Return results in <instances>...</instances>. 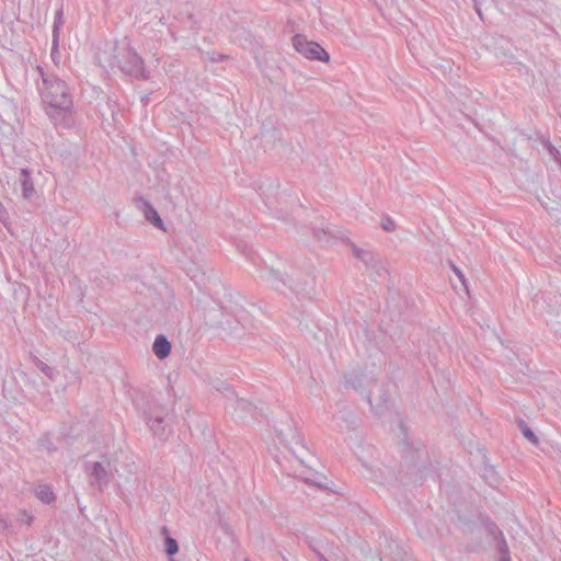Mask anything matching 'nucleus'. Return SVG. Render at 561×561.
<instances>
[{
  "instance_id": "1",
  "label": "nucleus",
  "mask_w": 561,
  "mask_h": 561,
  "mask_svg": "<svg viewBox=\"0 0 561 561\" xmlns=\"http://www.w3.org/2000/svg\"><path fill=\"white\" fill-rule=\"evenodd\" d=\"M41 77L37 90L47 107V115L56 126L68 128L72 125L73 96L68 83L56 73L37 66Z\"/></svg>"
},
{
  "instance_id": "2",
  "label": "nucleus",
  "mask_w": 561,
  "mask_h": 561,
  "mask_svg": "<svg viewBox=\"0 0 561 561\" xmlns=\"http://www.w3.org/2000/svg\"><path fill=\"white\" fill-rule=\"evenodd\" d=\"M117 66L125 75L135 79L147 80L150 77L142 58L130 47L122 49L117 56Z\"/></svg>"
},
{
  "instance_id": "3",
  "label": "nucleus",
  "mask_w": 561,
  "mask_h": 561,
  "mask_svg": "<svg viewBox=\"0 0 561 561\" xmlns=\"http://www.w3.org/2000/svg\"><path fill=\"white\" fill-rule=\"evenodd\" d=\"M294 48L310 60L328 61L330 56L318 43L308 41L306 36L297 34L293 37Z\"/></svg>"
},
{
  "instance_id": "4",
  "label": "nucleus",
  "mask_w": 561,
  "mask_h": 561,
  "mask_svg": "<svg viewBox=\"0 0 561 561\" xmlns=\"http://www.w3.org/2000/svg\"><path fill=\"white\" fill-rule=\"evenodd\" d=\"M84 471L90 478V484L103 492L112 480V472L110 465L105 466L99 461H88L84 463Z\"/></svg>"
},
{
  "instance_id": "5",
  "label": "nucleus",
  "mask_w": 561,
  "mask_h": 561,
  "mask_svg": "<svg viewBox=\"0 0 561 561\" xmlns=\"http://www.w3.org/2000/svg\"><path fill=\"white\" fill-rule=\"evenodd\" d=\"M485 529L490 536L494 538L500 552V561H511L508 556V547L502 530L492 522L486 523Z\"/></svg>"
},
{
  "instance_id": "6",
  "label": "nucleus",
  "mask_w": 561,
  "mask_h": 561,
  "mask_svg": "<svg viewBox=\"0 0 561 561\" xmlns=\"http://www.w3.org/2000/svg\"><path fill=\"white\" fill-rule=\"evenodd\" d=\"M18 182L20 184L23 198H32L35 194V187L31 176V171L27 168L20 169Z\"/></svg>"
},
{
  "instance_id": "7",
  "label": "nucleus",
  "mask_w": 561,
  "mask_h": 561,
  "mask_svg": "<svg viewBox=\"0 0 561 561\" xmlns=\"http://www.w3.org/2000/svg\"><path fill=\"white\" fill-rule=\"evenodd\" d=\"M301 469L299 471H296V476L299 477L302 481L306 483L317 485V486H324V480L325 478L320 474L319 472L312 470L311 468L304 466V460H300Z\"/></svg>"
},
{
  "instance_id": "8",
  "label": "nucleus",
  "mask_w": 561,
  "mask_h": 561,
  "mask_svg": "<svg viewBox=\"0 0 561 561\" xmlns=\"http://www.w3.org/2000/svg\"><path fill=\"white\" fill-rule=\"evenodd\" d=\"M147 425L150 427L152 434L161 440L167 439V425L162 416H146Z\"/></svg>"
},
{
  "instance_id": "9",
  "label": "nucleus",
  "mask_w": 561,
  "mask_h": 561,
  "mask_svg": "<svg viewBox=\"0 0 561 561\" xmlns=\"http://www.w3.org/2000/svg\"><path fill=\"white\" fill-rule=\"evenodd\" d=\"M367 382V377L364 373L352 371L345 375L344 377V386L347 389H353L355 391H359L364 388Z\"/></svg>"
},
{
  "instance_id": "10",
  "label": "nucleus",
  "mask_w": 561,
  "mask_h": 561,
  "mask_svg": "<svg viewBox=\"0 0 561 561\" xmlns=\"http://www.w3.org/2000/svg\"><path fill=\"white\" fill-rule=\"evenodd\" d=\"M152 351L159 359H163L170 355L171 343L163 334H160L154 339Z\"/></svg>"
},
{
  "instance_id": "11",
  "label": "nucleus",
  "mask_w": 561,
  "mask_h": 561,
  "mask_svg": "<svg viewBox=\"0 0 561 561\" xmlns=\"http://www.w3.org/2000/svg\"><path fill=\"white\" fill-rule=\"evenodd\" d=\"M261 277L271 283V285L277 290H280L282 287L286 286V283L280 277V274L272 267H266L264 271H262Z\"/></svg>"
},
{
  "instance_id": "12",
  "label": "nucleus",
  "mask_w": 561,
  "mask_h": 561,
  "mask_svg": "<svg viewBox=\"0 0 561 561\" xmlns=\"http://www.w3.org/2000/svg\"><path fill=\"white\" fill-rule=\"evenodd\" d=\"M144 214L146 219L159 229H163V220L157 209L148 202L144 201Z\"/></svg>"
},
{
  "instance_id": "13",
  "label": "nucleus",
  "mask_w": 561,
  "mask_h": 561,
  "mask_svg": "<svg viewBox=\"0 0 561 561\" xmlns=\"http://www.w3.org/2000/svg\"><path fill=\"white\" fill-rule=\"evenodd\" d=\"M35 495L44 504H51L56 500L54 490L49 484H38L35 489Z\"/></svg>"
},
{
  "instance_id": "14",
  "label": "nucleus",
  "mask_w": 561,
  "mask_h": 561,
  "mask_svg": "<svg viewBox=\"0 0 561 561\" xmlns=\"http://www.w3.org/2000/svg\"><path fill=\"white\" fill-rule=\"evenodd\" d=\"M161 533L165 535V552L168 556H174L179 551L178 541L169 536L168 527L163 526Z\"/></svg>"
},
{
  "instance_id": "15",
  "label": "nucleus",
  "mask_w": 561,
  "mask_h": 561,
  "mask_svg": "<svg viewBox=\"0 0 561 561\" xmlns=\"http://www.w3.org/2000/svg\"><path fill=\"white\" fill-rule=\"evenodd\" d=\"M50 58L55 66H59L60 64V51H59V37L58 35L53 36L51 48H50Z\"/></svg>"
},
{
  "instance_id": "16",
  "label": "nucleus",
  "mask_w": 561,
  "mask_h": 561,
  "mask_svg": "<svg viewBox=\"0 0 561 561\" xmlns=\"http://www.w3.org/2000/svg\"><path fill=\"white\" fill-rule=\"evenodd\" d=\"M62 24H64V10H62V7H60L55 12L54 24H53V36H55V35L59 36V28Z\"/></svg>"
},
{
  "instance_id": "17",
  "label": "nucleus",
  "mask_w": 561,
  "mask_h": 561,
  "mask_svg": "<svg viewBox=\"0 0 561 561\" xmlns=\"http://www.w3.org/2000/svg\"><path fill=\"white\" fill-rule=\"evenodd\" d=\"M353 253L356 259L360 260L362 262H364L367 265H368L369 261L373 260V255L369 251L359 249L356 245H353Z\"/></svg>"
},
{
  "instance_id": "18",
  "label": "nucleus",
  "mask_w": 561,
  "mask_h": 561,
  "mask_svg": "<svg viewBox=\"0 0 561 561\" xmlns=\"http://www.w3.org/2000/svg\"><path fill=\"white\" fill-rule=\"evenodd\" d=\"M519 427L527 439H529L531 443H537L535 433L527 426L524 421H520Z\"/></svg>"
},
{
  "instance_id": "19",
  "label": "nucleus",
  "mask_w": 561,
  "mask_h": 561,
  "mask_svg": "<svg viewBox=\"0 0 561 561\" xmlns=\"http://www.w3.org/2000/svg\"><path fill=\"white\" fill-rule=\"evenodd\" d=\"M381 227L385 231H388V232L394 231L396 221L390 217H386L381 220Z\"/></svg>"
},
{
  "instance_id": "20",
  "label": "nucleus",
  "mask_w": 561,
  "mask_h": 561,
  "mask_svg": "<svg viewBox=\"0 0 561 561\" xmlns=\"http://www.w3.org/2000/svg\"><path fill=\"white\" fill-rule=\"evenodd\" d=\"M236 409H241V410H250L252 409V404L243 399H239L236 397Z\"/></svg>"
},
{
  "instance_id": "21",
  "label": "nucleus",
  "mask_w": 561,
  "mask_h": 561,
  "mask_svg": "<svg viewBox=\"0 0 561 561\" xmlns=\"http://www.w3.org/2000/svg\"><path fill=\"white\" fill-rule=\"evenodd\" d=\"M325 236H331V232H330L329 228L328 229H322V230L314 229V237L318 240H324Z\"/></svg>"
},
{
  "instance_id": "22",
  "label": "nucleus",
  "mask_w": 561,
  "mask_h": 561,
  "mask_svg": "<svg viewBox=\"0 0 561 561\" xmlns=\"http://www.w3.org/2000/svg\"><path fill=\"white\" fill-rule=\"evenodd\" d=\"M39 368L46 376L50 377L51 368L49 366H47L44 363H41Z\"/></svg>"
},
{
  "instance_id": "23",
  "label": "nucleus",
  "mask_w": 561,
  "mask_h": 561,
  "mask_svg": "<svg viewBox=\"0 0 561 561\" xmlns=\"http://www.w3.org/2000/svg\"><path fill=\"white\" fill-rule=\"evenodd\" d=\"M293 439L296 440V444H300L301 443L300 434L297 433L296 431H293Z\"/></svg>"
},
{
  "instance_id": "24",
  "label": "nucleus",
  "mask_w": 561,
  "mask_h": 561,
  "mask_svg": "<svg viewBox=\"0 0 561 561\" xmlns=\"http://www.w3.org/2000/svg\"><path fill=\"white\" fill-rule=\"evenodd\" d=\"M455 272L458 275L459 279L462 282V284H465V276H463V274L458 268H456V267H455Z\"/></svg>"
},
{
  "instance_id": "25",
  "label": "nucleus",
  "mask_w": 561,
  "mask_h": 561,
  "mask_svg": "<svg viewBox=\"0 0 561 561\" xmlns=\"http://www.w3.org/2000/svg\"><path fill=\"white\" fill-rule=\"evenodd\" d=\"M473 3H474V8H476V11L477 13L479 14V16L481 18L482 16V13H481V10L478 5V0H473Z\"/></svg>"
},
{
  "instance_id": "26",
  "label": "nucleus",
  "mask_w": 561,
  "mask_h": 561,
  "mask_svg": "<svg viewBox=\"0 0 561 561\" xmlns=\"http://www.w3.org/2000/svg\"><path fill=\"white\" fill-rule=\"evenodd\" d=\"M224 390H226L228 393H230L232 397H234V391L228 385H226L224 387Z\"/></svg>"
},
{
  "instance_id": "27",
  "label": "nucleus",
  "mask_w": 561,
  "mask_h": 561,
  "mask_svg": "<svg viewBox=\"0 0 561 561\" xmlns=\"http://www.w3.org/2000/svg\"><path fill=\"white\" fill-rule=\"evenodd\" d=\"M32 519H33V517H32L31 515H30V516H27V517H26L27 524H31Z\"/></svg>"
},
{
  "instance_id": "28",
  "label": "nucleus",
  "mask_w": 561,
  "mask_h": 561,
  "mask_svg": "<svg viewBox=\"0 0 561 561\" xmlns=\"http://www.w3.org/2000/svg\"><path fill=\"white\" fill-rule=\"evenodd\" d=\"M554 151L559 153L554 148H551L550 153L554 154Z\"/></svg>"
},
{
  "instance_id": "29",
  "label": "nucleus",
  "mask_w": 561,
  "mask_h": 561,
  "mask_svg": "<svg viewBox=\"0 0 561 561\" xmlns=\"http://www.w3.org/2000/svg\"><path fill=\"white\" fill-rule=\"evenodd\" d=\"M368 401H369V404H370L371 407H374V405H373V401L370 400V397H368Z\"/></svg>"
},
{
  "instance_id": "30",
  "label": "nucleus",
  "mask_w": 561,
  "mask_h": 561,
  "mask_svg": "<svg viewBox=\"0 0 561 561\" xmlns=\"http://www.w3.org/2000/svg\"><path fill=\"white\" fill-rule=\"evenodd\" d=\"M170 561H175V560L171 559Z\"/></svg>"
},
{
  "instance_id": "31",
  "label": "nucleus",
  "mask_w": 561,
  "mask_h": 561,
  "mask_svg": "<svg viewBox=\"0 0 561 561\" xmlns=\"http://www.w3.org/2000/svg\"><path fill=\"white\" fill-rule=\"evenodd\" d=\"M245 561H249V560H245Z\"/></svg>"
}]
</instances>
